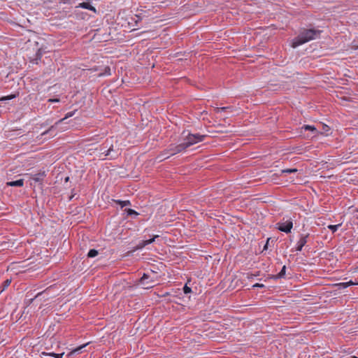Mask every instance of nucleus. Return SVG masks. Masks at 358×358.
I'll use <instances>...</instances> for the list:
<instances>
[{
    "mask_svg": "<svg viewBox=\"0 0 358 358\" xmlns=\"http://www.w3.org/2000/svg\"><path fill=\"white\" fill-rule=\"evenodd\" d=\"M206 136V135H201L199 134H193L190 133H187V134L185 135V131H183L182 134V143L183 145L185 146V150H187L190 146L204 141Z\"/></svg>",
    "mask_w": 358,
    "mask_h": 358,
    "instance_id": "2",
    "label": "nucleus"
},
{
    "mask_svg": "<svg viewBox=\"0 0 358 358\" xmlns=\"http://www.w3.org/2000/svg\"><path fill=\"white\" fill-rule=\"evenodd\" d=\"M149 278H150V276L148 274L144 273L140 280L141 283L143 286H145V288H148V287H152V285L150 284L153 282V280H149Z\"/></svg>",
    "mask_w": 358,
    "mask_h": 358,
    "instance_id": "6",
    "label": "nucleus"
},
{
    "mask_svg": "<svg viewBox=\"0 0 358 358\" xmlns=\"http://www.w3.org/2000/svg\"><path fill=\"white\" fill-rule=\"evenodd\" d=\"M16 97L15 94H10L8 96H3L0 99V101L10 100Z\"/></svg>",
    "mask_w": 358,
    "mask_h": 358,
    "instance_id": "18",
    "label": "nucleus"
},
{
    "mask_svg": "<svg viewBox=\"0 0 358 358\" xmlns=\"http://www.w3.org/2000/svg\"><path fill=\"white\" fill-rule=\"evenodd\" d=\"M232 110H233V107H231V106L220 107V108H215V112L216 113H221L222 111L232 112Z\"/></svg>",
    "mask_w": 358,
    "mask_h": 358,
    "instance_id": "11",
    "label": "nucleus"
},
{
    "mask_svg": "<svg viewBox=\"0 0 358 358\" xmlns=\"http://www.w3.org/2000/svg\"><path fill=\"white\" fill-rule=\"evenodd\" d=\"M113 150V146H110L106 152H103L102 154H104V157H107L110 155V152Z\"/></svg>",
    "mask_w": 358,
    "mask_h": 358,
    "instance_id": "25",
    "label": "nucleus"
},
{
    "mask_svg": "<svg viewBox=\"0 0 358 358\" xmlns=\"http://www.w3.org/2000/svg\"><path fill=\"white\" fill-rule=\"evenodd\" d=\"M48 131H49V130H47V131H44V132L42 134V135L43 136V135L47 134L48 133Z\"/></svg>",
    "mask_w": 358,
    "mask_h": 358,
    "instance_id": "30",
    "label": "nucleus"
},
{
    "mask_svg": "<svg viewBox=\"0 0 358 358\" xmlns=\"http://www.w3.org/2000/svg\"><path fill=\"white\" fill-rule=\"evenodd\" d=\"M41 54L38 52L36 53V57L37 59H40Z\"/></svg>",
    "mask_w": 358,
    "mask_h": 358,
    "instance_id": "29",
    "label": "nucleus"
},
{
    "mask_svg": "<svg viewBox=\"0 0 358 358\" xmlns=\"http://www.w3.org/2000/svg\"><path fill=\"white\" fill-rule=\"evenodd\" d=\"M43 354L53 357L55 358H62V357L64 355V353L57 354V353H54V352H51V353H44L43 352Z\"/></svg>",
    "mask_w": 358,
    "mask_h": 358,
    "instance_id": "17",
    "label": "nucleus"
},
{
    "mask_svg": "<svg viewBox=\"0 0 358 358\" xmlns=\"http://www.w3.org/2000/svg\"><path fill=\"white\" fill-rule=\"evenodd\" d=\"M99 254L98 251L95 249H91L88 252L87 257H94Z\"/></svg>",
    "mask_w": 358,
    "mask_h": 358,
    "instance_id": "16",
    "label": "nucleus"
},
{
    "mask_svg": "<svg viewBox=\"0 0 358 358\" xmlns=\"http://www.w3.org/2000/svg\"><path fill=\"white\" fill-rule=\"evenodd\" d=\"M278 229L283 232L289 233L293 227V222L291 219L278 223Z\"/></svg>",
    "mask_w": 358,
    "mask_h": 358,
    "instance_id": "4",
    "label": "nucleus"
},
{
    "mask_svg": "<svg viewBox=\"0 0 358 358\" xmlns=\"http://www.w3.org/2000/svg\"><path fill=\"white\" fill-rule=\"evenodd\" d=\"M75 113L76 110L67 113L64 118L59 120L58 122H56V124H59L64 121L66 119L72 117L73 115H74Z\"/></svg>",
    "mask_w": 358,
    "mask_h": 358,
    "instance_id": "14",
    "label": "nucleus"
},
{
    "mask_svg": "<svg viewBox=\"0 0 358 358\" xmlns=\"http://www.w3.org/2000/svg\"><path fill=\"white\" fill-rule=\"evenodd\" d=\"M41 294V293H38V294L36 296V297L38 296Z\"/></svg>",
    "mask_w": 358,
    "mask_h": 358,
    "instance_id": "31",
    "label": "nucleus"
},
{
    "mask_svg": "<svg viewBox=\"0 0 358 358\" xmlns=\"http://www.w3.org/2000/svg\"><path fill=\"white\" fill-rule=\"evenodd\" d=\"M48 101L50 103H58V102H59V99H49L48 100Z\"/></svg>",
    "mask_w": 358,
    "mask_h": 358,
    "instance_id": "26",
    "label": "nucleus"
},
{
    "mask_svg": "<svg viewBox=\"0 0 358 358\" xmlns=\"http://www.w3.org/2000/svg\"><path fill=\"white\" fill-rule=\"evenodd\" d=\"M320 34V31L313 29H306L300 33L296 37L292 43V47L295 48L302 44H304L310 41L317 38Z\"/></svg>",
    "mask_w": 358,
    "mask_h": 358,
    "instance_id": "1",
    "label": "nucleus"
},
{
    "mask_svg": "<svg viewBox=\"0 0 358 358\" xmlns=\"http://www.w3.org/2000/svg\"><path fill=\"white\" fill-rule=\"evenodd\" d=\"M358 285V283L354 282L352 280H350L349 282H341V283L336 284V286L338 287V289H345L348 287H349L350 285Z\"/></svg>",
    "mask_w": 358,
    "mask_h": 358,
    "instance_id": "10",
    "label": "nucleus"
},
{
    "mask_svg": "<svg viewBox=\"0 0 358 358\" xmlns=\"http://www.w3.org/2000/svg\"><path fill=\"white\" fill-rule=\"evenodd\" d=\"M88 345V343H86V344H84V345H82L76 348H75L74 350H73L71 352H70L69 354H68V357L73 355V354H76V353H78L83 348H84L85 346H87Z\"/></svg>",
    "mask_w": 358,
    "mask_h": 358,
    "instance_id": "12",
    "label": "nucleus"
},
{
    "mask_svg": "<svg viewBox=\"0 0 358 358\" xmlns=\"http://www.w3.org/2000/svg\"><path fill=\"white\" fill-rule=\"evenodd\" d=\"M297 172V169H287L282 170V173H292Z\"/></svg>",
    "mask_w": 358,
    "mask_h": 358,
    "instance_id": "20",
    "label": "nucleus"
},
{
    "mask_svg": "<svg viewBox=\"0 0 358 358\" xmlns=\"http://www.w3.org/2000/svg\"><path fill=\"white\" fill-rule=\"evenodd\" d=\"M114 201L116 203L119 204L121 206V208L131 205V203L129 200H126V201L115 200Z\"/></svg>",
    "mask_w": 358,
    "mask_h": 358,
    "instance_id": "13",
    "label": "nucleus"
},
{
    "mask_svg": "<svg viewBox=\"0 0 358 358\" xmlns=\"http://www.w3.org/2000/svg\"><path fill=\"white\" fill-rule=\"evenodd\" d=\"M357 219H358V217H357Z\"/></svg>",
    "mask_w": 358,
    "mask_h": 358,
    "instance_id": "33",
    "label": "nucleus"
},
{
    "mask_svg": "<svg viewBox=\"0 0 358 358\" xmlns=\"http://www.w3.org/2000/svg\"><path fill=\"white\" fill-rule=\"evenodd\" d=\"M302 128L304 129L305 130H309V131H317V129L314 126H311V125H304Z\"/></svg>",
    "mask_w": 358,
    "mask_h": 358,
    "instance_id": "19",
    "label": "nucleus"
},
{
    "mask_svg": "<svg viewBox=\"0 0 358 358\" xmlns=\"http://www.w3.org/2000/svg\"><path fill=\"white\" fill-rule=\"evenodd\" d=\"M7 186L10 187H22L24 185V180L20 179L15 181H10L6 183Z\"/></svg>",
    "mask_w": 358,
    "mask_h": 358,
    "instance_id": "9",
    "label": "nucleus"
},
{
    "mask_svg": "<svg viewBox=\"0 0 358 358\" xmlns=\"http://www.w3.org/2000/svg\"><path fill=\"white\" fill-rule=\"evenodd\" d=\"M159 236L158 235H155L152 238L150 239H148V240H145V241H141L138 245H137V248L138 249H142L144 247H145L146 245H149V244H151L152 243L155 238H158Z\"/></svg>",
    "mask_w": 358,
    "mask_h": 358,
    "instance_id": "7",
    "label": "nucleus"
},
{
    "mask_svg": "<svg viewBox=\"0 0 358 358\" xmlns=\"http://www.w3.org/2000/svg\"><path fill=\"white\" fill-rule=\"evenodd\" d=\"M309 236V234H307L306 235H301L299 240L296 243V251H301L303 247L306 244L308 241V238Z\"/></svg>",
    "mask_w": 358,
    "mask_h": 358,
    "instance_id": "5",
    "label": "nucleus"
},
{
    "mask_svg": "<svg viewBox=\"0 0 358 358\" xmlns=\"http://www.w3.org/2000/svg\"><path fill=\"white\" fill-rule=\"evenodd\" d=\"M10 282H11V280H8V279L6 280L3 282V289H4L6 287H8V286L10 285Z\"/></svg>",
    "mask_w": 358,
    "mask_h": 358,
    "instance_id": "24",
    "label": "nucleus"
},
{
    "mask_svg": "<svg viewBox=\"0 0 358 358\" xmlns=\"http://www.w3.org/2000/svg\"><path fill=\"white\" fill-rule=\"evenodd\" d=\"M285 270H286V266H283L281 271H280L278 275L280 277H282L284 276L285 273Z\"/></svg>",
    "mask_w": 358,
    "mask_h": 358,
    "instance_id": "23",
    "label": "nucleus"
},
{
    "mask_svg": "<svg viewBox=\"0 0 358 358\" xmlns=\"http://www.w3.org/2000/svg\"><path fill=\"white\" fill-rule=\"evenodd\" d=\"M341 226V224H335V225H332V224H330L327 227L329 229H330L333 233L336 232L338 229Z\"/></svg>",
    "mask_w": 358,
    "mask_h": 358,
    "instance_id": "15",
    "label": "nucleus"
},
{
    "mask_svg": "<svg viewBox=\"0 0 358 358\" xmlns=\"http://www.w3.org/2000/svg\"><path fill=\"white\" fill-rule=\"evenodd\" d=\"M264 285L263 284L256 283L253 285V287H263Z\"/></svg>",
    "mask_w": 358,
    "mask_h": 358,
    "instance_id": "27",
    "label": "nucleus"
},
{
    "mask_svg": "<svg viewBox=\"0 0 358 358\" xmlns=\"http://www.w3.org/2000/svg\"><path fill=\"white\" fill-rule=\"evenodd\" d=\"M78 7V8H85V9H87V10H92L94 13H96V8L93 6H92L90 3H88V2H82V3H79Z\"/></svg>",
    "mask_w": 358,
    "mask_h": 358,
    "instance_id": "8",
    "label": "nucleus"
},
{
    "mask_svg": "<svg viewBox=\"0 0 358 358\" xmlns=\"http://www.w3.org/2000/svg\"><path fill=\"white\" fill-rule=\"evenodd\" d=\"M126 211H127V214L130 215H138V213L136 211H135L134 210L131 209V208H129V209L126 210Z\"/></svg>",
    "mask_w": 358,
    "mask_h": 358,
    "instance_id": "21",
    "label": "nucleus"
},
{
    "mask_svg": "<svg viewBox=\"0 0 358 358\" xmlns=\"http://www.w3.org/2000/svg\"><path fill=\"white\" fill-rule=\"evenodd\" d=\"M324 130H325L326 131H329V127L327 125H324Z\"/></svg>",
    "mask_w": 358,
    "mask_h": 358,
    "instance_id": "28",
    "label": "nucleus"
},
{
    "mask_svg": "<svg viewBox=\"0 0 358 358\" xmlns=\"http://www.w3.org/2000/svg\"><path fill=\"white\" fill-rule=\"evenodd\" d=\"M183 292L185 294H189L192 292V289L189 287L185 285L183 287Z\"/></svg>",
    "mask_w": 358,
    "mask_h": 358,
    "instance_id": "22",
    "label": "nucleus"
},
{
    "mask_svg": "<svg viewBox=\"0 0 358 358\" xmlns=\"http://www.w3.org/2000/svg\"><path fill=\"white\" fill-rule=\"evenodd\" d=\"M185 151V146L183 145L182 143H180L178 145L171 144L168 148L165 150L162 153L163 159L169 158L170 156H173Z\"/></svg>",
    "mask_w": 358,
    "mask_h": 358,
    "instance_id": "3",
    "label": "nucleus"
},
{
    "mask_svg": "<svg viewBox=\"0 0 358 358\" xmlns=\"http://www.w3.org/2000/svg\"><path fill=\"white\" fill-rule=\"evenodd\" d=\"M352 358H357V357H355V356H352Z\"/></svg>",
    "mask_w": 358,
    "mask_h": 358,
    "instance_id": "32",
    "label": "nucleus"
}]
</instances>
